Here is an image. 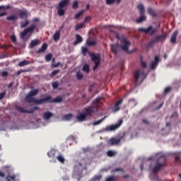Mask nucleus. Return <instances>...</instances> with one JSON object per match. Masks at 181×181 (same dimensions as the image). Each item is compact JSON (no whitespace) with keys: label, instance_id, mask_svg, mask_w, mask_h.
<instances>
[{"label":"nucleus","instance_id":"19","mask_svg":"<svg viewBox=\"0 0 181 181\" xmlns=\"http://www.w3.org/2000/svg\"><path fill=\"white\" fill-rule=\"evenodd\" d=\"M40 40L39 39H35L31 41L30 43V47L33 48L35 47V46H37V45H40Z\"/></svg>","mask_w":181,"mask_h":181},{"label":"nucleus","instance_id":"57","mask_svg":"<svg viewBox=\"0 0 181 181\" xmlns=\"http://www.w3.org/2000/svg\"><path fill=\"white\" fill-rule=\"evenodd\" d=\"M105 181H114V177L113 175L110 176V177H107L106 179H105Z\"/></svg>","mask_w":181,"mask_h":181},{"label":"nucleus","instance_id":"21","mask_svg":"<svg viewBox=\"0 0 181 181\" xmlns=\"http://www.w3.org/2000/svg\"><path fill=\"white\" fill-rule=\"evenodd\" d=\"M124 136H125V132L123 133L122 136H121L119 138H114V145H118L119 142H121V140L123 139Z\"/></svg>","mask_w":181,"mask_h":181},{"label":"nucleus","instance_id":"37","mask_svg":"<svg viewBox=\"0 0 181 181\" xmlns=\"http://www.w3.org/2000/svg\"><path fill=\"white\" fill-rule=\"evenodd\" d=\"M147 12L148 14L151 15V16H156L155 11H153V9H152V8L148 7L147 9Z\"/></svg>","mask_w":181,"mask_h":181},{"label":"nucleus","instance_id":"40","mask_svg":"<svg viewBox=\"0 0 181 181\" xmlns=\"http://www.w3.org/2000/svg\"><path fill=\"white\" fill-rule=\"evenodd\" d=\"M84 13V11H81L78 13H76L74 16V19H78L81 15Z\"/></svg>","mask_w":181,"mask_h":181},{"label":"nucleus","instance_id":"20","mask_svg":"<svg viewBox=\"0 0 181 181\" xmlns=\"http://www.w3.org/2000/svg\"><path fill=\"white\" fill-rule=\"evenodd\" d=\"M6 181H19L18 180H16V175H8L6 177Z\"/></svg>","mask_w":181,"mask_h":181},{"label":"nucleus","instance_id":"11","mask_svg":"<svg viewBox=\"0 0 181 181\" xmlns=\"http://www.w3.org/2000/svg\"><path fill=\"white\" fill-rule=\"evenodd\" d=\"M159 56L156 55L155 57L154 61L150 65V68L151 69V70H155V69H156L159 63Z\"/></svg>","mask_w":181,"mask_h":181},{"label":"nucleus","instance_id":"47","mask_svg":"<svg viewBox=\"0 0 181 181\" xmlns=\"http://www.w3.org/2000/svg\"><path fill=\"white\" fill-rule=\"evenodd\" d=\"M77 8H78V1H74V4L72 5V8L73 9H77Z\"/></svg>","mask_w":181,"mask_h":181},{"label":"nucleus","instance_id":"14","mask_svg":"<svg viewBox=\"0 0 181 181\" xmlns=\"http://www.w3.org/2000/svg\"><path fill=\"white\" fill-rule=\"evenodd\" d=\"M63 102V98L62 96H58L55 98H54L52 100V99L49 100V101H45V103H62Z\"/></svg>","mask_w":181,"mask_h":181},{"label":"nucleus","instance_id":"36","mask_svg":"<svg viewBox=\"0 0 181 181\" xmlns=\"http://www.w3.org/2000/svg\"><path fill=\"white\" fill-rule=\"evenodd\" d=\"M83 26H84V23H78L75 26V30H80V29H82Z\"/></svg>","mask_w":181,"mask_h":181},{"label":"nucleus","instance_id":"54","mask_svg":"<svg viewBox=\"0 0 181 181\" xmlns=\"http://www.w3.org/2000/svg\"><path fill=\"white\" fill-rule=\"evenodd\" d=\"M107 156L111 158V157L114 156V151H107Z\"/></svg>","mask_w":181,"mask_h":181},{"label":"nucleus","instance_id":"38","mask_svg":"<svg viewBox=\"0 0 181 181\" xmlns=\"http://www.w3.org/2000/svg\"><path fill=\"white\" fill-rule=\"evenodd\" d=\"M87 44L89 46H95V45H97V41L89 40L87 41Z\"/></svg>","mask_w":181,"mask_h":181},{"label":"nucleus","instance_id":"53","mask_svg":"<svg viewBox=\"0 0 181 181\" xmlns=\"http://www.w3.org/2000/svg\"><path fill=\"white\" fill-rule=\"evenodd\" d=\"M102 121H104V119H101L100 120H97L95 122H93V125H99V124H101Z\"/></svg>","mask_w":181,"mask_h":181},{"label":"nucleus","instance_id":"6","mask_svg":"<svg viewBox=\"0 0 181 181\" xmlns=\"http://www.w3.org/2000/svg\"><path fill=\"white\" fill-rule=\"evenodd\" d=\"M139 32H142L143 33L151 35V36L155 35V33H158V28H154L153 26H148L147 28H138Z\"/></svg>","mask_w":181,"mask_h":181},{"label":"nucleus","instance_id":"2","mask_svg":"<svg viewBox=\"0 0 181 181\" xmlns=\"http://www.w3.org/2000/svg\"><path fill=\"white\" fill-rule=\"evenodd\" d=\"M103 98L101 97L96 98L90 107L85 108V111L86 112H83L84 114L88 117V115H91V114L94 112V108H101L103 107V102H101Z\"/></svg>","mask_w":181,"mask_h":181},{"label":"nucleus","instance_id":"24","mask_svg":"<svg viewBox=\"0 0 181 181\" xmlns=\"http://www.w3.org/2000/svg\"><path fill=\"white\" fill-rule=\"evenodd\" d=\"M137 8L139 11L140 15H144L145 14V7L143 6V4H139L137 6Z\"/></svg>","mask_w":181,"mask_h":181},{"label":"nucleus","instance_id":"30","mask_svg":"<svg viewBox=\"0 0 181 181\" xmlns=\"http://www.w3.org/2000/svg\"><path fill=\"white\" fill-rule=\"evenodd\" d=\"M109 33L110 40H114V37H112L114 35V28L111 27L109 28Z\"/></svg>","mask_w":181,"mask_h":181},{"label":"nucleus","instance_id":"55","mask_svg":"<svg viewBox=\"0 0 181 181\" xmlns=\"http://www.w3.org/2000/svg\"><path fill=\"white\" fill-rule=\"evenodd\" d=\"M5 95H6V92H2L1 93H0V100H4Z\"/></svg>","mask_w":181,"mask_h":181},{"label":"nucleus","instance_id":"48","mask_svg":"<svg viewBox=\"0 0 181 181\" xmlns=\"http://www.w3.org/2000/svg\"><path fill=\"white\" fill-rule=\"evenodd\" d=\"M1 76L2 77H8V76H9V74H8V71H1Z\"/></svg>","mask_w":181,"mask_h":181},{"label":"nucleus","instance_id":"63","mask_svg":"<svg viewBox=\"0 0 181 181\" xmlns=\"http://www.w3.org/2000/svg\"><path fill=\"white\" fill-rule=\"evenodd\" d=\"M175 162H180V157H179V156H176L175 157Z\"/></svg>","mask_w":181,"mask_h":181},{"label":"nucleus","instance_id":"23","mask_svg":"<svg viewBox=\"0 0 181 181\" xmlns=\"http://www.w3.org/2000/svg\"><path fill=\"white\" fill-rule=\"evenodd\" d=\"M53 40H60V30L55 32L53 35Z\"/></svg>","mask_w":181,"mask_h":181},{"label":"nucleus","instance_id":"15","mask_svg":"<svg viewBox=\"0 0 181 181\" xmlns=\"http://www.w3.org/2000/svg\"><path fill=\"white\" fill-rule=\"evenodd\" d=\"M69 4H70V0H62L61 1H59L58 8H66V6H67V5H69Z\"/></svg>","mask_w":181,"mask_h":181},{"label":"nucleus","instance_id":"5","mask_svg":"<svg viewBox=\"0 0 181 181\" xmlns=\"http://www.w3.org/2000/svg\"><path fill=\"white\" fill-rule=\"evenodd\" d=\"M154 159L156 160L157 163H160L163 165H165V163H166V156L162 155V153H160L156 154L155 158L149 157L148 158V160H153Z\"/></svg>","mask_w":181,"mask_h":181},{"label":"nucleus","instance_id":"43","mask_svg":"<svg viewBox=\"0 0 181 181\" xmlns=\"http://www.w3.org/2000/svg\"><path fill=\"white\" fill-rule=\"evenodd\" d=\"M55 159H57L61 163H64V158L62 156H58Z\"/></svg>","mask_w":181,"mask_h":181},{"label":"nucleus","instance_id":"16","mask_svg":"<svg viewBox=\"0 0 181 181\" xmlns=\"http://www.w3.org/2000/svg\"><path fill=\"white\" fill-rule=\"evenodd\" d=\"M81 42H83V37H81V35H80V34H76V40L74 42V46H77V45L81 43Z\"/></svg>","mask_w":181,"mask_h":181},{"label":"nucleus","instance_id":"64","mask_svg":"<svg viewBox=\"0 0 181 181\" xmlns=\"http://www.w3.org/2000/svg\"><path fill=\"white\" fill-rule=\"evenodd\" d=\"M60 64H62V63L57 62V64H52V66L53 67H59V66H60Z\"/></svg>","mask_w":181,"mask_h":181},{"label":"nucleus","instance_id":"62","mask_svg":"<svg viewBox=\"0 0 181 181\" xmlns=\"http://www.w3.org/2000/svg\"><path fill=\"white\" fill-rule=\"evenodd\" d=\"M9 47H11V46H8L6 45H1V49H9Z\"/></svg>","mask_w":181,"mask_h":181},{"label":"nucleus","instance_id":"32","mask_svg":"<svg viewBox=\"0 0 181 181\" xmlns=\"http://www.w3.org/2000/svg\"><path fill=\"white\" fill-rule=\"evenodd\" d=\"M57 8L58 10L57 13H58L59 16H63L65 13L64 10L63 8H60V7H58V6H57Z\"/></svg>","mask_w":181,"mask_h":181},{"label":"nucleus","instance_id":"50","mask_svg":"<svg viewBox=\"0 0 181 181\" xmlns=\"http://www.w3.org/2000/svg\"><path fill=\"white\" fill-rule=\"evenodd\" d=\"M105 131H114V124L107 127Z\"/></svg>","mask_w":181,"mask_h":181},{"label":"nucleus","instance_id":"3","mask_svg":"<svg viewBox=\"0 0 181 181\" xmlns=\"http://www.w3.org/2000/svg\"><path fill=\"white\" fill-rule=\"evenodd\" d=\"M168 37V34L166 33H163L161 35H156L154 39L151 40L147 45V48L151 49L153 47L154 45L156 43H163Z\"/></svg>","mask_w":181,"mask_h":181},{"label":"nucleus","instance_id":"41","mask_svg":"<svg viewBox=\"0 0 181 181\" xmlns=\"http://www.w3.org/2000/svg\"><path fill=\"white\" fill-rule=\"evenodd\" d=\"M28 25H29V21L25 20V21L21 22V28H26V26H28Z\"/></svg>","mask_w":181,"mask_h":181},{"label":"nucleus","instance_id":"51","mask_svg":"<svg viewBox=\"0 0 181 181\" xmlns=\"http://www.w3.org/2000/svg\"><path fill=\"white\" fill-rule=\"evenodd\" d=\"M52 87L54 90H56V88H58L59 87V82L55 81L52 83Z\"/></svg>","mask_w":181,"mask_h":181},{"label":"nucleus","instance_id":"61","mask_svg":"<svg viewBox=\"0 0 181 181\" xmlns=\"http://www.w3.org/2000/svg\"><path fill=\"white\" fill-rule=\"evenodd\" d=\"M142 122H143V124H146V125H149V122L146 119H143Z\"/></svg>","mask_w":181,"mask_h":181},{"label":"nucleus","instance_id":"12","mask_svg":"<svg viewBox=\"0 0 181 181\" xmlns=\"http://www.w3.org/2000/svg\"><path fill=\"white\" fill-rule=\"evenodd\" d=\"M163 168H165V164L158 163L153 168V173H158V172H160Z\"/></svg>","mask_w":181,"mask_h":181},{"label":"nucleus","instance_id":"9","mask_svg":"<svg viewBox=\"0 0 181 181\" xmlns=\"http://www.w3.org/2000/svg\"><path fill=\"white\" fill-rule=\"evenodd\" d=\"M16 109L17 111H18V112H21V114H33V112H35L33 109H30V110H26L21 106H16Z\"/></svg>","mask_w":181,"mask_h":181},{"label":"nucleus","instance_id":"33","mask_svg":"<svg viewBox=\"0 0 181 181\" xmlns=\"http://www.w3.org/2000/svg\"><path fill=\"white\" fill-rule=\"evenodd\" d=\"M72 117H73V114L71 113L64 115V119L65 121H70V119H71Z\"/></svg>","mask_w":181,"mask_h":181},{"label":"nucleus","instance_id":"4","mask_svg":"<svg viewBox=\"0 0 181 181\" xmlns=\"http://www.w3.org/2000/svg\"><path fill=\"white\" fill-rule=\"evenodd\" d=\"M81 50L83 56H87V53L90 54L92 62L95 63V66H93V70L97 69L98 66H100V57L96 56L94 54H91V52H89L88 48L86 47H82Z\"/></svg>","mask_w":181,"mask_h":181},{"label":"nucleus","instance_id":"44","mask_svg":"<svg viewBox=\"0 0 181 181\" xmlns=\"http://www.w3.org/2000/svg\"><path fill=\"white\" fill-rule=\"evenodd\" d=\"M59 73H60V69L54 70L51 73L50 76L54 77V76H56V74H59Z\"/></svg>","mask_w":181,"mask_h":181},{"label":"nucleus","instance_id":"17","mask_svg":"<svg viewBox=\"0 0 181 181\" xmlns=\"http://www.w3.org/2000/svg\"><path fill=\"white\" fill-rule=\"evenodd\" d=\"M179 35V31L175 30L171 35L170 42L175 45L176 43V39L177 37V35Z\"/></svg>","mask_w":181,"mask_h":181},{"label":"nucleus","instance_id":"39","mask_svg":"<svg viewBox=\"0 0 181 181\" xmlns=\"http://www.w3.org/2000/svg\"><path fill=\"white\" fill-rule=\"evenodd\" d=\"M140 63H141V67H143V69H146V67H148V65H146V62H145V61L142 60V57H141V58H140Z\"/></svg>","mask_w":181,"mask_h":181},{"label":"nucleus","instance_id":"59","mask_svg":"<svg viewBox=\"0 0 181 181\" xmlns=\"http://www.w3.org/2000/svg\"><path fill=\"white\" fill-rule=\"evenodd\" d=\"M108 144H109V145H114V137H112V138L108 141Z\"/></svg>","mask_w":181,"mask_h":181},{"label":"nucleus","instance_id":"60","mask_svg":"<svg viewBox=\"0 0 181 181\" xmlns=\"http://www.w3.org/2000/svg\"><path fill=\"white\" fill-rule=\"evenodd\" d=\"M114 4V0H106L107 5H112Z\"/></svg>","mask_w":181,"mask_h":181},{"label":"nucleus","instance_id":"45","mask_svg":"<svg viewBox=\"0 0 181 181\" xmlns=\"http://www.w3.org/2000/svg\"><path fill=\"white\" fill-rule=\"evenodd\" d=\"M27 33H27L25 29L22 33H21V39H25Z\"/></svg>","mask_w":181,"mask_h":181},{"label":"nucleus","instance_id":"8","mask_svg":"<svg viewBox=\"0 0 181 181\" xmlns=\"http://www.w3.org/2000/svg\"><path fill=\"white\" fill-rule=\"evenodd\" d=\"M117 39H120L121 42H123V45L121 47L122 50L124 52H128V50H129V46H131V42L128 40L127 37L122 36V37L119 38L117 36Z\"/></svg>","mask_w":181,"mask_h":181},{"label":"nucleus","instance_id":"18","mask_svg":"<svg viewBox=\"0 0 181 181\" xmlns=\"http://www.w3.org/2000/svg\"><path fill=\"white\" fill-rule=\"evenodd\" d=\"M53 117V113L51 112H45L43 115V118L45 121H49Z\"/></svg>","mask_w":181,"mask_h":181},{"label":"nucleus","instance_id":"27","mask_svg":"<svg viewBox=\"0 0 181 181\" xmlns=\"http://www.w3.org/2000/svg\"><path fill=\"white\" fill-rule=\"evenodd\" d=\"M28 64H30V62L28 60H23L18 63L19 67H23L25 66H28Z\"/></svg>","mask_w":181,"mask_h":181},{"label":"nucleus","instance_id":"46","mask_svg":"<svg viewBox=\"0 0 181 181\" xmlns=\"http://www.w3.org/2000/svg\"><path fill=\"white\" fill-rule=\"evenodd\" d=\"M52 57H53V56L52 55V54H47L46 56H45V60L47 62H50V60H52Z\"/></svg>","mask_w":181,"mask_h":181},{"label":"nucleus","instance_id":"29","mask_svg":"<svg viewBox=\"0 0 181 181\" xmlns=\"http://www.w3.org/2000/svg\"><path fill=\"white\" fill-rule=\"evenodd\" d=\"M19 18L20 19H26V18H28V14L25 11H21L19 13Z\"/></svg>","mask_w":181,"mask_h":181},{"label":"nucleus","instance_id":"28","mask_svg":"<svg viewBox=\"0 0 181 181\" xmlns=\"http://www.w3.org/2000/svg\"><path fill=\"white\" fill-rule=\"evenodd\" d=\"M47 156L49 158H52V159H54V158H56V151H54V150H52L47 153Z\"/></svg>","mask_w":181,"mask_h":181},{"label":"nucleus","instance_id":"35","mask_svg":"<svg viewBox=\"0 0 181 181\" xmlns=\"http://www.w3.org/2000/svg\"><path fill=\"white\" fill-rule=\"evenodd\" d=\"M18 19V16L11 15L6 18L7 21H16Z\"/></svg>","mask_w":181,"mask_h":181},{"label":"nucleus","instance_id":"31","mask_svg":"<svg viewBox=\"0 0 181 181\" xmlns=\"http://www.w3.org/2000/svg\"><path fill=\"white\" fill-rule=\"evenodd\" d=\"M36 28L35 25H32L30 27H28L25 29L28 33H32L33 30H35V28Z\"/></svg>","mask_w":181,"mask_h":181},{"label":"nucleus","instance_id":"25","mask_svg":"<svg viewBox=\"0 0 181 181\" xmlns=\"http://www.w3.org/2000/svg\"><path fill=\"white\" fill-rule=\"evenodd\" d=\"M46 49H47V44H42L41 48L37 50V53H43V52H46Z\"/></svg>","mask_w":181,"mask_h":181},{"label":"nucleus","instance_id":"58","mask_svg":"<svg viewBox=\"0 0 181 181\" xmlns=\"http://www.w3.org/2000/svg\"><path fill=\"white\" fill-rule=\"evenodd\" d=\"M102 176L100 175H95L94 177H93V180H100L101 179Z\"/></svg>","mask_w":181,"mask_h":181},{"label":"nucleus","instance_id":"49","mask_svg":"<svg viewBox=\"0 0 181 181\" xmlns=\"http://www.w3.org/2000/svg\"><path fill=\"white\" fill-rule=\"evenodd\" d=\"M10 39L13 43H16V36L14 35L10 36Z\"/></svg>","mask_w":181,"mask_h":181},{"label":"nucleus","instance_id":"34","mask_svg":"<svg viewBox=\"0 0 181 181\" xmlns=\"http://www.w3.org/2000/svg\"><path fill=\"white\" fill-rule=\"evenodd\" d=\"M82 70L86 73H90V66L88 64H84L83 66Z\"/></svg>","mask_w":181,"mask_h":181},{"label":"nucleus","instance_id":"56","mask_svg":"<svg viewBox=\"0 0 181 181\" xmlns=\"http://www.w3.org/2000/svg\"><path fill=\"white\" fill-rule=\"evenodd\" d=\"M91 21V17L90 16H87L84 19V23H87V22H90Z\"/></svg>","mask_w":181,"mask_h":181},{"label":"nucleus","instance_id":"22","mask_svg":"<svg viewBox=\"0 0 181 181\" xmlns=\"http://www.w3.org/2000/svg\"><path fill=\"white\" fill-rule=\"evenodd\" d=\"M122 122H124V120L122 119H119L117 121V123L114 124V129H118V128H119V127H121V125H122Z\"/></svg>","mask_w":181,"mask_h":181},{"label":"nucleus","instance_id":"1","mask_svg":"<svg viewBox=\"0 0 181 181\" xmlns=\"http://www.w3.org/2000/svg\"><path fill=\"white\" fill-rule=\"evenodd\" d=\"M39 94V90L37 89H34L28 93V94L25 96V100L28 101L29 103H34V104H37V105H40L42 104H45L46 101H49V100H52V96L48 95L44 98L42 99H35L33 97L35 95H37Z\"/></svg>","mask_w":181,"mask_h":181},{"label":"nucleus","instance_id":"10","mask_svg":"<svg viewBox=\"0 0 181 181\" xmlns=\"http://www.w3.org/2000/svg\"><path fill=\"white\" fill-rule=\"evenodd\" d=\"M122 103H124V99L119 100L114 105V112H117L121 110V105H122Z\"/></svg>","mask_w":181,"mask_h":181},{"label":"nucleus","instance_id":"52","mask_svg":"<svg viewBox=\"0 0 181 181\" xmlns=\"http://www.w3.org/2000/svg\"><path fill=\"white\" fill-rule=\"evenodd\" d=\"M170 91H172V88L170 87L165 88L164 90L165 94H168V93H170Z\"/></svg>","mask_w":181,"mask_h":181},{"label":"nucleus","instance_id":"7","mask_svg":"<svg viewBox=\"0 0 181 181\" xmlns=\"http://www.w3.org/2000/svg\"><path fill=\"white\" fill-rule=\"evenodd\" d=\"M139 77L141 78V81H144L145 78H146V74L144 71L141 73L140 70H136L134 74V83L135 85L137 86L138 83H139Z\"/></svg>","mask_w":181,"mask_h":181},{"label":"nucleus","instance_id":"26","mask_svg":"<svg viewBox=\"0 0 181 181\" xmlns=\"http://www.w3.org/2000/svg\"><path fill=\"white\" fill-rule=\"evenodd\" d=\"M144 21H146V16L145 15H141L139 18H137L136 20V23H142V22H144Z\"/></svg>","mask_w":181,"mask_h":181},{"label":"nucleus","instance_id":"42","mask_svg":"<svg viewBox=\"0 0 181 181\" xmlns=\"http://www.w3.org/2000/svg\"><path fill=\"white\" fill-rule=\"evenodd\" d=\"M83 77H84V75L83 74V73L78 71L76 73V78L78 80H81V78H83Z\"/></svg>","mask_w":181,"mask_h":181},{"label":"nucleus","instance_id":"13","mask_svg":"<svg viewBox=\"0 0 181 181\" xmlns=\"http://www.w3.org/2000/svg\"><path fill=\"white\" fill-rule=\"evenodd\" d=\"M87 115L84 114V112L83 113L81 112L76 116V119L79 122H83V121L86 120V118H87Z\"/></svg>","mask_w":181,"mask_h":181}]
</instances>
